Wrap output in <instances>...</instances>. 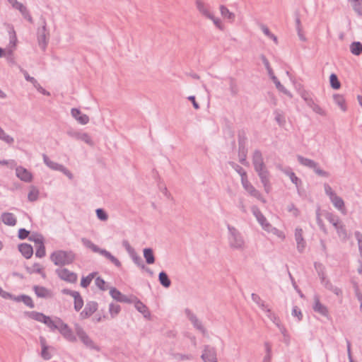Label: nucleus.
<instances>
[{
	"label": "nucleus",
	"mask_w": 362,
	"mask_h": 362,
	"mask_svg": "<svg viewBox=\"0 0 362 362\" xmlns=\"http://www.w3.org/2000/svg\"><path fill=\"white\" fill-rule=\"evenodd\" d=\"M26 271L29 274L36 273L40 274L43 278L45 277V274L43 272V269L39 263H35L33 264V269L27 267Z\"/></svg>",
	"instance_id": "obj_37"
},
{
	"label": "nucleus",
	"mask_w": 362,
	"mask_h": 362,
	"mask_svg": "<svg viewBox=\"0 0 362 362\" xmlns=\"http://www.w3.org/2000/svg\"><path fill=\"white\" fill-rule=\"evenodd\" d=\"M75 330L77 336L86 346L90 349L95 348L93 340L88 337V335L81 326L76 325Z\"/></svg>",
	"instance_id": "obj_11"
},
{
	"label": "nucleus",
	"mask_w": 362,
	"mask_h": 362,
	"mask_svg": "<svg viewBox=\"0 0 362 362\" xmlns=\"http://www.w3.org/2000/svg\"><path fill=\"white\" fill-rule=\"evenodd\" d=\"M2 222L7 226H14L17 223V219L13 214L4 212L1 214Z\"/></svg>",
	"instance_id": "obj_23"
},
{
	"label": "nucleus",
	"mask_w": 362,
	"mask_h": 362,
	"mask_svg": "<svg viewBox=\"0 0 362 362\" xmlns=\"http://www.w3.org/2000/svg\"><path fill=\"white\" fill-rule=\"evenodd\" d=\"M247 153V148H246V145L239 144L238 145L239 161L243 165H245L247 163V161H246Z\"/></svg>",
	"instance_id": "obj_33"
},
{
	"label": "nucleus",
	"mask_w": 362,
	"mask_h": 362,
	"mask_svg": "<svg viewBox=\"0 0 362 362\" xmlns=\"http://www.w3.org/2000/svg\"><path fill=\"white\" fill-rule=\"evenodd\" d=\"M16 176L22 181L30 182L32 181V174L25 168L22 166L16 167Z\"/></svg>",
	"instance_id": "obj_16"
},
{
	"label": "nucleus",
	"mask_w": 362,
	"mask_h": 362,
	"mask_svg": "<svg viewBox=\"0 0 362 362\" xmlns=\"http://www.w3.org/2000/svg\"><path fill=\"white\" fill-rule=\"evenodd\" d=\"M95 285L101 290V291H106L107 289L106 286V282L103 279L98 276L95 279Z\"/></svg>",
	"instance_id": "obj_62"
},
{
	"label": "nucleus",
	"mask_w": 362,
	"mask_h": 362,
	"mask_svg": "<svg viewBox=\"0 0 362 362\" xmlns=\"http://www.w3.org/2000/svg\"><path fill=\"white\" fill-rule=\"evenodd\" d=\"M43 161L46 165H47L49 168L54 170L60 171L63 167V165L55 163L51 160L46 154L42 155Z\"/></svg>",
	"instance_id": "obj_27"
},
{
	"label": "nucleus",
	"mask_w": 362,
	"mask_h": 362,
	"mask_svg": "<svg viewBox=\"0 0 362 362\" xmlns=\"http://www.w3.org/2000/svg\"><path fill=\"white\" fill-rule=\"evenodd\" d=\"M71 116L81 124H86L89 122V117L87 115L82 114L80 110L72 108L71 110Z\"/></svg>",
	"instance_id": "obj_17"
},
{
	"label": "nucleus",
	"mask_w": 362,
	"mask_h": 362,
	"mask_svg": "<svg viewBox=\"0 0 362 362\" xmlns=\"http://www.w3.org/2000/svg\"><path fill=\"white\" fill-rule=\"evenodd\" d=\"M252 300L257 303L264 311L266 312L267 309H269L267 305H265L264 301L262 300V298L256 293H252Z\"/></svg>",
	"instance_id": "obj_42"
},
{
	"label": "nucleus",
	"mask_w": 362,
	"mask_h": 362,
	"mask_svg": "<svg viewBox=\"0 0 362 362\" xmlns=\"http://www.w3.org/2000/svg\"><path fill=\"white\" fill-rule=\"evenodd\" d=\"M266 313L267 317L279 327V329L283 327V325L280 324L279 318L274 314L270 309H267Z\"/></svg>",
	"instance_id": "obj_48"
},
{
	"label": "nucleus",
	"mask_w": 362,
	"mask_h": 362,
	"mask_svg": "<svg viewBox=\"0 0 362 362\" xmlns=\"http://www.w3.org/2000/svg\"><path fill=\"white\" fill-rule=\"evenodd\" d=\"M335 103L341 108L344 112L346 110V105L345 104V99L343 95L335 94L333 96Z\"/></svg>",
	"instance_id": "obj_38"
},
{
	"label": "nucleus",
	"mask_w": 362,
	"mask_h": 362,
	"mask_svg": "<svg viewBox=\"0 0 362 362\" xmlns=\"http://www.w3.org/2000/svg\"><path fill=\"white\" fill-rule=\"evenodd\" d=\"M96 274H97L96 272H92V273L89 274L87 276L82 277L81 281V286L83 288H87L91 283L93 279L95 277Z\"/></svg>",
	"instance_id": "obj_43"
},
{
	"label": "nucleus",
	"mask_w": 362,
	"mask_h": 362,
	"mask_svg": "<svg viewBox=\"0 0 362 362\" xmlns=\"http://www.w3.org/2000/svg\"><path fill=\"white\" fill-rule=\"evenodd\" d=\"M351 52L354 55H360L362 53V43L354 42L350 45Z\"/></svg>",
	"instance_id": "obj_39"
},
{
	"label": "nucleus",
	"mask_w": 362,
	"mask_h": 362,
	"mask_svg": "<svg viewBox=\"0 0 362 362\" xmlns=\"http://www.w3.org/2000/svg\"><path fill=\"white\" fill-rule=\"evenodd\" d=\"M69 134L71 135V136L75 137L76 139H77L78 140H81V141L86 142V144H90L92 143L91 138L87 133L76 132V133L72 134V133L69 132Z\"/></svg>",
	"instance_id": "obj_36"
},
{
	"label": "nucleus",
	"mask_w": 362,
	"mask_h": 362,
	"mask_svg": "<svg viewBox=\"0 0 362 362\" xmlns=\"http://www.w3.org/2000/svg\"><path fill=\"white\" fill-rule=\"evenodd\" d=\"M98 309V303L95 301L87 302L84 309L81 312V319H86L91 316Z\"/></svg>",
	"instance_id": "obj_13"
},
{
	"label": "nucleus",
	"mask_w": 362,
	"mask_h": 362,
	"mask_svg": "<svg viewBox=\"0 0 362 362\" xmlns=\"http://www.w3.org/2000/svg\"><path fill=\"white\" fill-rule=\"evenodd\" d=\"M81 243L86 247L90 249L94 252L101 254L102 251L104 250L95 245L91 240L86 238H82Z\"/></svg>",
	"instance_id": "obj_26"
},
{
	"label": "nucleus",
	"mask_w": 362,
	"mask_h": 362,
	"mask_svg": "<svg viewBox=\"0 0 362 362\" xmlns=\"http://www.w3.org/2000/svg\"><path fill=\"white\" fill-rule=\"evenodd\" d=\"M185 313L187 317V319L191 322L193 325L194 327L202 332L204 335L206 333V329L202 325V322L197 318L195 314H194L191 310L189 308H186L185 310Z\"/></svg>",
	"instance_id": "obj_6"
},
{
	"label": "nucleus",
	"mask_w": 362,
	"mask_h": 362,
	"mask_svg": "<svg viewBox=\"0 0 362 362\" xmlns=\"http://www.w3.org/2000/svg\"><path fill=\"white\" fill-rule=\"evenodd\" d=\"M19 252L26 258L30 259L33 255V247L28 243H21L18 246Z\"/></svg>",
	"instance_id": "obj_22"
},
{
	"label": "nucleus",
	"mask_w": 362,
	"mask_h": 362,
	"mask_svg": "<svg viewBox=\"0 0 362 362\" xmlns=\"http://www.w3.org/2000/svg\"><path fill=\"white\" fill-rule=\"evenodd\" d=\"M74 309L76 311L78 312L83 306V300L79 293L76 296H74Z\"/></svg>",
	"instance_id": "obj_49"
},
{
	"label": "nucleus",
	"mask_w": 362,
	"mask_h": 362,
	"mask_svg": "<svg viewBox=\"0 0 362 362\" xmlns=\"http://www.w3.org/2000/svg\"><path fill=\"white\" fill-rule=\"evenodd\" d=\"M335 229L338 233V235L340 238H341L344 240L346 239L347 233H346V228L343 224L340 223L337 227L335 228Z\"/></svg>",
	"instance_id": "obj_58"
},
{
	"label": "nucleus",
	"mask_w": 362,
	"mask_h": 362,
	"mask_svg": "<svg viewBox=\"0 0 362 362\" xmlns=\"http://www.w3.org/2000/svg\"><path fill=\"white\" fill-rule=\"evenodd\" d=\"M313 308L315 312L318 313L323 316L328 315L327 308L320 303V298L317 295L314 296V305Z\"/></svg>",
	"instance_id": "obj_18"
},
{
	"label": "nucleus",
	"mask_w": 362,
	"mask_h": 362,
	"mask_svg": "<svg viewBox=\"0 0 362 362\" xmlns=\"http://www.w3.org/2000/svg\"><path fill=\"white\" fill-rule=\"evenodd\" d=\"M261 30L268 37L272 39L275 43H277V37L274 34H272L269 29L265 25L262 24L260 25Z\"/></svg>",
	"instance_id": "obj_56"
},
{
	"label": "nucleus",
	"mask_w": 362,
	"mask_h": 362,
	"mask_svg": "<svg viewBox=\"0 0 362 362\" xmlns=\"http://www.w3.org/2000/svg\"><path fill=\"white\" fill-rule=\"evenodd\" d=\"M100 255L104 256L106 259H109L117 267L120 268L122 267V263L120 261L105 249L102 251Z\"/></svg>",
	"instance_id": "obj_29"
},
{
	"label": "nucleus",
	"mask_w": 362,
	"mask_h": 362,
	"mask_svg": "<svg viewBox=\"0 0 362 362\" xmlns=\"http://www.w3.org/2000/svg\"><path fill=\"white\" fill-rule=\"evenodd\" d=\"M329 83L331 87L334 89L337 90L340 88L341 87V83L338 79L337 76L335 74H332L329 76Z\"/></svg>",
	"instance_id": "obj_44"
},
{
	"label": "nucleus",
	"mask_w": 362,
	"mask_h": 362,
	"mask_svg": "<svg viewBox=\"0 0 362 362\" xmlns=\"http://www.w3.org/2000/svg\"><path fill=\"white\" fill-rule=\"evenodd\" d=\"M21 302H23L25 305L29 307L30 308H33L35 307V304L33 301V299L28 295L22 294L21 295Z\"/></svg>",
	"instance_id": "obj_54"
},
{
	"label": "nucleus",
	"mask_w": 362,
	"mask_h": 362,
	"mask_svg": "<svg viewBox=\"0 0 362 362\" xmlns=\"http://www.w3.org/2000/svg\"><path fill=\"white\" fill-rule=\"evenodd\" d=\"M15 8L21 12V15L25 19L28 21L30 23H33V18L25 6L21 3H19Z\"/></svg>",
	"instance_id": "obj_31"
},
{
	"label": "nucleus",
	"mask_w": 362,
	"mask_h": 362,
	"mask_svg": "<svg viewBox=\"0 0 362 362\" xmlns=\"http://www.w3.org/2000/svg\"><path fill=\"white\" fill-rule=\"evenodd\" d=\"M252 212L253 215L256 217L259 223L262 226V228L266 230H269L272 227L271 224L267 221L265 216L262 214L261 211L258 209V207L253 206L252 207Z\"/></svg>",
	"instance_id": "obj_12"
},
{
	"label": "nucleus",
	"mask_w": 362,
	"mask_h": 362,
	"mask_svg": "<svg viewBox=\"0 0 362 362\" xmlns=\"http://www.w3.org/2000/svg\"><path fill=\"white\" fill-rule=\"evenodd\" d=\"M260 57L262 61V63L264 64L265 68L267 69V70L268 71L269 76H272V75H274V71H273L272 69L271 68L268 59H267V57L264 54H262Z\"/></svg>",
	"instance_id": "obj_60"
},
{
	"label": "nucleus",
	"mask_w": 362,
	"mask_h": 362,
	"mask_svg": "<svg viewBox=\"0 0 362 362\" xmlns=\"http://www.w3.org/2000/svg\"><path fill=\"white\" fill-rule=\"evenodd\" d=\"M121 310V307L119 305L115 304V303H110L109 305V312L111 315V317L113 318L116 315L119 314V313Z\"/></svg>",
	"instance_id": "obj_51"
},
{
	"label": "nucleus",
	"mask_w": 362,
	"mask_h": 362,
	"mask_svg": "<svg viewBox=\"0 0 362 362\" xmlns=\"http://www.w3.org/2000/svg\"><path fill=\"white\" fill-rule=\"evenodd\" d=\"M272 81L274 83L276 88L281 92L284 93L285 95L292 98V94L290 91H288L286 88H284L283 85L280 83L277 77L274 74L270 76Z\"/></svg>",
	"instance_id": "obj_32"
},
{
	"label": "nucleus",
	"mask_w": 362,
	"mask_h": 362,
	"mask_svg": "<svg viewBox=\"0 0 362 362\" xmlns=\"http://www.w3.org/2000/svg\"><path fill=\"white\" fill-rule=\"evenodd\" d=\"M297 159L301 165H303L305 167H308L309 168L313 169L314 172L318 176L324 177H329L330 176V174L329 172L320 169L318 167V164L313 160H311V159L307 158H304L303 156H300V155L297 156Z\"/></svg>",
	"instance_id": "obj_4"
},
{
	"label": "nucleus",
	"mask_w": 362,
	"mask_h": 362,
	"mask_svg": "<svg viewBox=\"0 0 362 362\" xmlns=\"http://www.w3.org/2000/svg\"><path fill=\"white\" fill-rule=\"evenodd\" d=\"M49 258L54 265L63 267L73 263L76 259V254L72 250H58L54 251Z\"/></svg>",
	"instance_id": "obj_1"
},
{
	"label": "nucleus",
	"mask_w": 362,
	"mask_h": 362,
	"mask_svg": "<svg viewBox=\"0 0 362 362\" xmlns=\"http://www.w3.org/2000/svg\"><path fill=\"white\" fill-rule=\"evenodd\" d=\"M295 239L297 243V249L302 252L305 247V242L303 237V230L297 228L295 230Z\"/></svg>",
	"instance_id": "obj_21"
},
{
	"label": "nucleus",
	"mask_w": 362,
	"mask_h": 362,
	"mask_svg": "<svg viewBox=\"0 0 362 362\" xmlns=\"http://www.w3.org/2000/svg\"><path fill=\"white\" fill-rule=\"evenodd\" d=\"M110 295L113 299L116 300L118 302L127 303H133L132 298H130L128 296L122 294L116 288L112 287L110 288Z\"/></svg>",
	"instance_id": "obj_15"
},
{
	"label": "nucleus",
	"mask_w": 362,
	"mask_h": 362,
	"mask_svg": "<svg viewBox=\"0 0 362 362\" xmlns=\"http://www.w3.org/2000/svg\"><path fill=\"white\" fill-rule=\"evenodd\" d=\"M46 25L45 19L43 18L42 26L38 28L37 33L38 45L43 51L45 50L48 43L47 35H49V33H47Z\"/></svg>",
	"instance_id": "obj_7"
},
{
	"label": "nucleus",
	"mask_w": 362,
	"mask_h": 362,
	"mask_svg": "<svg viewBox=\"0 0 362 362\" xmlns=\"http://www.w3.org/2000/svg\"><path fill=\"white\" fill-rule=\"evenodd\" d=\"M242 185L244 189L252 197L257 198V199L262 201V202H265V199L262 197L261 193L257 190L255 187L249 182L247 177H244V179L241 180Z\"/></svg>",
	"instance_id": "obj_9"
},
{
	"label": "nucleus",
	"mask_w": 362,
	"mask_h": 362,
	"mask_svg": "<svg viewBox=\"0 0 362 362\" xmlns=\"http://www.w3.org/2000/svg\"><path fill=\"white\" fill-rule=\"evenodd\" d=\"M201 358L204 362H217L215 349L209 345H205Z\"/></svg>",
	"instance_id": "obj_10"
},
{
	"label": "nucleus",
	"mask_w": 362,
	"mask_h": 362,
	"mask_svg": "<svg viewBox=\"0 0 362 362\" xmlns=\"http://www.w3.org/2000/svg\"><path fill=\"white\" fill-rule=\"evenodd\" d=\"M321 283L324 285V286L327 289L333 292L335 295H337L338 296H341V294H342L341 290L339 288L333 286V284L330 282L329 280L326 279V280H325V281H322Z\"/></svg>",
	"instance_id": "obj_35"
},
{
	"label": "nucleus",
	"mask_w": 362,
	"mask_h": 362,
	"mask_svg": "<svg viewBox=\"0 0 362 362\" xmlns=\"http://www.w3.org/2000/svg\"><path fill=\"white\" fill-rule=\"evenodd\" d=\"M228 229L229 231L228 240L230 246L234 249L243 250L245 247V241L241 234L234 228L228 226Z\"/></svg>",
	"instance_id": "obj_3"
},
{
	"label": "nucleus",
	"mask_w": 362,
	"mask_h": 362,
	"mask_svg": "<svg viewBox=\"0 0 362 362\" xmlns=\"http://www.w3.org/2000/svg\"><path fill=\"white\" fill-rule=\"evenodd\" d=\"M230 164L235 169V170L240 174V175L241 176V180L244 179V177H247L246 171L241 166L233 162L230 163Z\"/></svg>",
	"instance_id": "obj_57"
},
{
	"label": "nucleus",
	"mask_w": 362,
	"mask_h": 362,
	"mask_svg": "<svg viewBox=\"0 0 362 362\" xmlns=\"http://www.w3.org/2000/svg\"><path fill=\"white\" fill-rule=\"evenodd\" d=\"M196 6L199 13L206 18H212V13L209 11V6L201 0H196Z\"/></svg>",
	"instance_id": "obj_20"
},
{
	"label": "nucleus",
	"mask_w": 362,
	"mask_h": 362,
	"mask_svg": "<svg viewBox=\"0 0 362 362\" xmlns=\"http://www.w3.org/2000/svg\"><path fill=\"white\" fill-rule=\"evenodd\" d=\"M158 281L160 284L165 288H169L171 285V281L167 273L164 271H162L159 273Z\"/></svg>",
	"instance_id": "obj_30"
},
{
	"label": "nucleus",
	"mask_w": 362,
	"mask_h": 362,
	"mask_svg": "<svg viewBox=\"0 0 362 362\" xmlns=\"http://www.w3.org/2000/svg\"><path fill=\"white\" fill-rule=\"evenodd\" d=\"M0 140L6 142L8 144H12L14 142V139L10 135L7 134L5 131L0 127Z\"/></svg>",
	"instance_id": "obj_47"
},
{
	"label": "nucleus",
	"mask_w": 362,
	"mask_h": 362,
	"mask_svg": "<svg viewBox=\"0 0 362 362\" xmlns=\"http://www.w3.org/2000/svg\"><path fill=\"white\" fill-rule=\"evenodd\" d=\"M28 240L32 242H34L36 245L44 242L43 236L37 233H34L31 235H30Z\"/></svg>",
	"instance_id": "obj_53"
},
{
	"label": "nucleus",
	"mask_w": 362,
	"mask_h": 362,
	"mask_svg": "<svg viewBox=\"0 0 362 362\" xmlns=\"http://www.w3.org/2000/svg\"><path fill=\"white\" fill-rule=\"evenodd\" d=\"M0 140L6 142L8 144H12L14 142V139L10 135L7 134L5 131L0 127Z\"/></svg>",
	"instance_id": "obj_46"
},
{
	"label": "nucleus",
	"mask_w": 362,
	"mask_h": 362,
	"mask_svg": "<svg viewBox=\"0 0 362 362\" xmlns=\"http://www.w3.org/2000/svg\"><path fill=\"white\" fill-rule=\"evenodd\" d=\"M39 190L34 186L30 187V190L28 194V199L30 202H35L39 197Z\"/></svg>",
	"instance_id": "obj_41"
},
{
	"label": "nucleus",
	"mask_w": 362,
	"mask_h": 362,
	"mask_svg": "<svg viewBox=\"0 0 362 362\" xmlns=\"http://www.w3.org/2000/svg\"><path fill=\"white\" fill-rule=\"evenodd\" d=\"M352 6L355 12L359 15L362 16V0H358L351 3Z\"/></svg>",
	"instance_id": "obj_59"
},
{
	"label": "nucleus",
	"mask_w": 362,
	"mask_h": 362,
	"mask_svg": "<svg viewBox=\"0 0 362 362\" xmlns=\"http://www.w3.org/2000/svg\"><path fill=\"white\" fill-rule=\"evenodd\" d=\"M33 291L36 296L39 298H48L50 296V291L43 286H34Z\"/></svg>",
	"instance_id": "obj_28"
},
{
	"label": "nucleus",
	"mask_w": 362,
	"mask_h": 362,
	"mask_svg": "<svg viewBox=\"0 0 362 362\" xmlns=\"http://www.w3.org/2000/svg\"><path fill=\"white\" fill-rule=\"evenodd\" d=\"M0 140L6 142L8 144H12L14 142V139L10 135L7 134L5 131L0 127Z\"/></svg>",
	"instance_id": "obj_45"
},
{
	"label": "nucleus",
	"mask_w": 362,
	"mask_h": 362,
	"mask_svg": "<svg viewBox=\"0 0 362 362\" xmlns=\"http://www.w3.org/2000/svg\"><path fill=\"white\" fill-rule=\"evenodd\" d=\"M130 257L132 259L134 264H136L138 267H139L141 269L145 268V264H144L142 259L136 254V252L134 253V255H132Z\"/></svg>",
	"instance_id": "obj_55"
},
{
	"label": "nucleus",
	"mask_w": 362,
	"mask_h": 362,
	"mask_svg": "<svg viewBox=\"0 0 362 362\" xmlns=\"http://www.w3.org/2000/svg\"><path fill=\"white\" fill-rule=\"evenodd\" d=\"M255 172L257 173L261 182L262 183L264 190L266 192H269L270 190V180H269V172L268 171L266 165L257 166L254 168Z\"/></svg>",
	"instance_id": "obj_5"
},
{
	"label": "nucleus",
	"mask_w": 362,
	"mask_h": 362,
	"mask_svg": "<svg viewBox=\"0 0 362 362\" xmlns=\"http://www.w3.org/2000/svg\"><path fill=\"white\" fill-rule=\"evenodd\" d=\"M95 213L98 218L100 221H105L107 220L108 215L103 209H97Z\"/></svg>",
	"instance_id": "obj_61"
},
{
	"label": "nucleus",
	"mask_w": 362,
	"mask_h": 362,
	"mask_svg": "<svg viewBox=\"0 0 362 362\" xmlns=\"http://www.w3.org/2000/svg\"><path fill=\"white\" fill-rule=\"evenodd\" d=\"M27 315L31 319H33L37 322H40L46 325L52 331L59 329L61 325H59V321L62 320L60 318H57L55 320H53L49 316L44 315L42 313L32 311L28 312Z\"/></svg>",
	"instance_id": "obj_2"
},
{
	"label": "nucleus",
	"mask_w": 362,
	"mask_h": 362,
	"mask_svg": "<svg viewBox=\"0 0 362 362\" xmlns=\"http://www.w3.org/2000/svg\"><path fill=\"white\" fill-rule=\"evenodd\" d=\"M315 268L317 272V274L321 280V282L325 281V280H326V278H325V274L324 272L325 268H324L323 265L320 263L315 262Z\"/></svg>",
	"instance_id": "obj_50"
},
{
	"label": "nucleus",
	"mask_w": 362,
	"mask_h": 362,
	"mask_svg": "<svg viewBox=\"0 0 362 362\" xmlns=\"http://www.w3.org/2000/svg\"><path fill=\"white\" fill-rule=\"evenodd\" d=\"M144 257L146 259V262L148 264H153L155 262V256L153 254V251L150 247H146L144 249Z\"/></svg>",
	"instance_id": "obj_34"
},
{
	"label": "nucleus",
	"mask_w": 362,
	"mask_h": 362,
	"mask_svg": "<svg viewBox=\"0 0 362 362\" xmlns=\"http://www.w3.org/2000/svg\"><path fill=\"white\" fill-rule=\"evenodd\" d=\"M252 165H253L254 168L265 165V163L264 162L262 153L258 149H256L254 151V152L252 153Z\"/></svg>",
	"instance_id": "obj_24"
},
{
	"label": "nucleus",
	"mask_w": 362,
	"mask_h": 362,
	"mask_svg": "<svg viewBox=\"0 0 362 362\" xmlns=\"http://www.w3.org/2000/svg\"><path fill=\"white\" fill-rule=\"evenodd\" d=\"M59 325H61L59 331L64 336V337L69 341H76V338L69 326L66 323H64L62 320H59Z\"/></svg>",
	"instance_id": "obj_14"
},
{
	"label": "nucleus",
	"mask_w": 362,
	"mask_h": 362,
	"mask_svg": "<svg viewBox=\"0 0 362 362\" xmlns=\"http://www.w3.org/2000/svg\"><path fill=\"white\" fill-rule=\"evenodd\" d=\"M354 235L357 240L360 255L362 258V233L359 231H356Z\"/></svg>",
	"instance_id": "obj_63"
},
{
	"label": "nucleus",
	"mask_w": 362,
	"mask_h": 362,
	"mask_svg": "<svg viewBox=\"0 0 362 362\" xmlns=\"http://www.w3.org/2000/svg\"><path fill=\"white\" fill-rule=\"evenodd\" d=\"M56 273L61 279L69 283H76L77 281V274L73 272L69 271L68 269H56Z\"/></svg>",
	"instance_id": "obj_8"
},
{
	"label": "nucleus",
	"mask_w": 362,
	"mask_h": 362,
	"mask_svg": "<svg viewBox=\"0 0 362 362\" xmlns=\"http://www.w3.org/2000/svg\"><path fill=\"white\" fill-rule=\"evenodd\" d=\"M275 115V120L280 127H284L286 124L285 116L283 112L279 110H276L274 112Z\"/></svg>",
	"instance_id": "obj_40"
},
{
	"label": "nucleus",
	"mask_w": 362,
	"mask_h": 362,
	"mask_svg": "<svg viewBox=\"0 0 362 362\" xmlns=\"http://www.w3.org/2000/svg\"><path fill=\"white\" fill-rule=\"evenodd\" d=\"M132 300L134 303L135 308L142 313L144 317L148 318L151 314L147 306L135 296L132 297Z\"/></svg>",
	"instance_id": "obj_19"
},
{
	"label": "nucleus",
	"mask_w": 362,
	"mask_h": 362,
	"mask_svg": "<svg viewBox=\"0 0 362 362\" xmlns=\"http://www.w3.org/2000/svg\"><path fill=\"white\" fill-rule=\"evenodd\" d=\"M30 231L25 228H20L18 230V237L20 240H25L30 237Z\"/></svg>",
	"instance_id": "obj_64"
},
{
	"label": "nucleus",
	"mask_w": 362,
	"mask_h": 362,
	"mask_svg": "<svg viewBox=\"0 0 362 362\" xmlns=\"http://www.w3.org/2000/svg\"><path fill=\"white\" fill-rule=\"evenodd\" d=\"M332 203L337 209H339L342 214H346V210L344 206V200L339 196L335 195L330 199Z\"/></svg>",
	"instance_id": "obj_25"
},
{
	"label": "nucleus",
	"mask_w": 362,
	"mask_h": 362,
	"mask_svg": "<svg viewBox=\"0 0 362 362\" xmlns=\"http://www.w3.org/2000/svg\"><path fill=\"white\" fill-rule=\"evenodd\" d=\"M37 249L35 252V256L37 257L42 258L45 256L46 252H45V247L44 245V242L38 244L36 245Z\"/></svg>",
	"instance_id": "obj_52"
}]
</instances>
